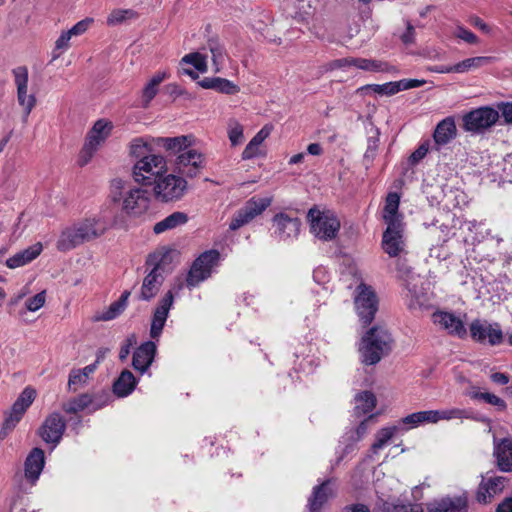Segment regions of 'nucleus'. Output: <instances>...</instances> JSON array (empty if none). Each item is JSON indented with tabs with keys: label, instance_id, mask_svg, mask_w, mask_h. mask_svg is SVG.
<instances>
[{
	"label": "nucleus",
	"instance_id": "1",
	"mask_svg": "<svg viewBox=\"0 0 512 512\" xmlns=\"http://www.w3.org/2000/svg\"><path fill=\"white\" fill-rule=\"evenodd\" d=\"M394 340L387 329L381 326L370 328L361 338L358 352L365 365H375L393 349Z\"/></svg>",
	"mask_w": 512,
	"mask_h": 512
},
{
	"label": "nucleus",
	"instance_id": "2",
	"mask_svg": "<svg viewBox=\"0 0 512 512\" xmlns=\"http://www.w3.org/2000/svg\"><path fill=\"white\" fill-rule=\"evenodd\" d=\"M122 179L111 182V200L113 203L121 202V210L131 217H138L146 213L150 207L151 195L149 191L140 187L125 190Z\"/></svg>",
	"mask_w": 512,
	"mask_h": 512
},
{
	"label": "nucleus",
	"instance_id": "3",
	"mask_svg": "<svg viewBox=\"0 0 512 512\" xmlns=\"http://www.w3.org/2000/svg\"><path fill=\"white\" fill-rule=\"evenodd\" d=\"M307 220L311 233L322 241L333 240L340 229V221L331 211H321L316 207L309 209Z\"/></svg>",
	"mask_w": 512,
	"mask_h": 512
},
{
	"label": "nucleus",
	"instance_id": "4",
	"mask_svg": "<svg viewBox=\"0 0 512 512\" xmlns=\"http://www.w3.org/2000/svg\"><path fill=\"white\" fill-rule=\"evenodd\" d=\"M166 171V159L162 155L152 153L147 158L135 162L132 175L135 182L142 186H147L151 185Z\"/></svg>",
	"mask_w": 512,
	"mask_h": 512
},
{
	"label": "nucleus",
	"instance_id": "5",
	"mask_svg": "<svg viewBox=\"0 0 512 512\" xmlns=\"http://www.w3.org/2000/svg\"><path fill=\"white\" fill-rule=\"evenodd\" d=\"M112 129V122L105 119H99L94 123L79 154V164L81 166L90 162L98 148L110 136Z\"/></svg>",
	"mask_w": 512,
	"mask_h": 512
},
{
	"label": "nucleus",
	"instance_id": "6",
	"mask_svg": "<svg viewBox=\"0 0 512 512\" xmlns=\"http://www.w3.org/2000/svg\"><path fill=\"white\" fill-rule=\"evenodd\" d=\"M153 183L155 184L154 194L162 202L177 201L185 195L188 189L187 181L183 177L173 174L160 176Z\"/></svg>",
	"mask_w": 512,
	"mask_h": 512
},
{
	"label": "nucleus",
	"instance_id": "7",
	"mask_svg": "<svg viewBox=\"0 0 512 512\" xmlns=\"http://www.w3.org/2000/svg\"><path fill=\"white\" fill-rule=\"evenodd\" d=\"M14 82L17 89V102L23 110L22 122L26 124L28 117L37 104L34 93H28V69L26 66H19L12 70Z\"/></svg>",
	"mask_w": 512,
	"mask_h": 512
},
{
	"label": "nucleus",
	"instance_id": "8",
	"mask_svg": "<svg viewBox=\"0 0 512 512\" xmlns=\"http://www.w3.org/2000/svg\"><path fill=\"white\" fill-rule=\"evenodd\" d=\"M220 253L215 250L203 252L196 258L187 274L186 281L189 286H196L211 275L212 268L217 265Z\"/></svg>",
	"mask_w": 512,
	"mask_h": 512
},
{
	"label": "nucleus",
	"instance_id": "9",
	"mask_svg": "<svg viewBox=\"0 0 512 512\" xmlns=\"http://www.w3.org/2000/svg\"><path fill=\"white\" fill-rule=\"evenodd\" d=\"M498 119V110L488 106L480 107L463 116V128L479 133L495 125Z\"/></svg>",
	"mask_w": 512,
	"mask_h": 512
},
{
	"label": "nucleus",
	"instance_id": "10",
	"mask_svg": "<svg viewBox=\"0 0 512 512\" xmlns=\"http://www.w3.org/2000/svg\"><path fill=\"white\" fill-rule=\"evenodd\" d=\"M270 204V198H251L234 214L229 224V229L231 231H236L248 224L256 216L260 215L267 207H269Z\"/></svg>",
	"mask_w": 512,
	"mask_h": 512
},
{
	"label": "nucleus",
	"instance_id": "11",
	"mask_svg": "<svg viewBox=\"0 0 512 512\" xmlns=\"http://www.w3.org/2000/svg\"><path fill=\"white\" fill-rule=\"evenodd\" d=\"M378 297L374 290H358L354 296V309L359 321L364 325H369L375 318L378 311Z\"/></svg>",
	"mask_w": 512,
	"mask_h": 512
},
{
	"label": "nucleus",
	"instance_id": "12",
	"mask_svg": "<svg viewBox=\"0 0 512 512\" xmlns=\"http://www.w3.org/2000/svg\"><path fill=\"white\" fill-rule=\"evenodd\" d=\"M469 495L463 491L457 495H446L427 503V512H468Z\"/></svg>",
	"mask_w": 512,
	"mask_h": 512
},
{
	"label": "nucleus",
	"instance_id": "13",
	"mask_svg": "<svg viewBox=\"0 0 512 512\" xmlns=\"http://www.w3.org/2000/svg\"><path fill=\"white\" fill-rule=\"evenodd\" d=\"M470 334L473 340L480 343H489L492 346L503 342V332L498 323L475 320L470 325Z\"/></svg>",
	"mask_w": 512,
	"mask_h": 512
},
{
	"label": "nucleus",
	"instance_id": "14",
	"mask_svg": "<svg viewBox=\"0 0 512 512\" xmlns=\"http://www.w3.org/2000/svg\"><path fill=\"white\" fill-rule=\"evenodd\" d=\"M508 484V479L504 476L483 477L479 483L475 499L479 504H489L492 500L501 494Z\"/></svg>",
	"mask_w": 512,
	"mask_h": 512
},
{
	"label": "nucleus",
	"instance_id": "15",
	"mask_svg": "<svg viewBox=\"0 0 512 512\" xmlns=\"http://www.w3.org/2000/svg\"><path fill=\"white\" fill-rule=\"evenodd\" d=\"M204 156L195 149L183 150L176 158L175 165L179 174L193 178L198 175L204 164Z\"/></svg>",
	"mask_w": 512,
	"mask_h": 512
},
{
	"label": "nucleus",
	"instance_id": "16",
	"mask_svg": "<svg viewBox=\"0 0 512 512\" xmlns=\"http://www.w3.org/2000/svg\"><path fill=\"white\" fill-rule=\"evenodd\" d=\"M36 397V390L32 387H26L14 402L9 415L4 422L5 429H12L21 420L26 410L31 406Z\"/></svg>",
	"mask_w": 512,
	"mask_h": 512
},
{
	"label": "nucleus",
	"instance_id": "17",
	"mask_svg": "<svg viewBox=\"0 0 512 512\" xmlns=\"http://www.w3.org/2000/svg\"><path fill=\"white\" fill-rule=\"evenodd\" d=\"M65 428L63 417L59 413H52L45 419L39 434L44 442L55 447L60 442Z\"/></svg>",
	"mask_w": 512,
	"mask_h": 512
},
{
	"label": "nucleus",
	"instance_id": "18",
	"mask_svg": "<svg viewBox=\"0 0 512 512\" xmlns=\"http://www.w3.org/2000/svg\"><path fill=\"white\" fill-rule=\"evenodd\" d=\"M432 322L440 329L447 331L449 334L457 335L459 337L466 334V329L463 321L453 313L436 310L432 314Z\"/></svg>",
	"mask_w": 512,
	"mask_h": 512
},
{
	"label": "nucleus",
	"instance_id": "19",
	"mask_svg": "<svg viewBox=\"0 0 512 512\" xmlns=\"http://www.w3.org/2000/svg\"><path fill=\"white\" fill-rule=\"evenodd\" d=\"M72 226L83 243L93 241L104 235L107 231L106 224L96 218H87L74 223Z\"/></svg>",
	"mask_w": 512,
	"mask_h": 512
},
{
	"label": "nucleus",
	"instance_id": "20",
	"mask_svg": "<svg viewBox=\"0 0 512 512\" xmlns=\"http://www.w3.org/2000/svg\"><path fill=\"white\" fill-rule=\"evenodd\" d=\"M172 305L173 295L169 291L165 294V296L160 301L159 306L154 311L150 327V337L152 339H159Z\"/></svg>",
	"mask_w": 512,
	"mask_h": 512
},
{
	"label": "nucleus",
	"instance_id": "21",
	"mask_svg": "<svg viewBox=\"0 0 512 512\" xmlns=\"http://www.w3.org/2000/svg\"><path fill=\"white\" fill-rule=\"evenodd\" d=\"M382 248L390 257H397L403 251V225L386 228L383 233Z\"/></svg>",
	"mask_w": 512,
	"mask_h": 512
},
{
	"label": "nucleus",
	"instance_id": "22",
	"mask_svg": "<svg viewBox=\"0 0 512 512\" xmlns=\"http://www.w3.org/2000/svg\"><path fill=\"white\" fill-rule=\"evenodd\" d=\"M334 496L333 482L326 480L313 488L308 499L309 512H321L325 504Z\"/></svg>",
	"mask_w": 512,
	"mask_h": 512
},
{
	"label": "nucleus",
	"instance_id": "23",
	"mask_svg": "<svg viewBox=\"0 0 512 512\" xmlns=\"http://www.w3.org/2000/svg\"><path fill=\"white\" fill-rule=\"evenodd\" d=\"M157 346L152 341H147L141 344L133 354L132 365L134 369L141 374H144L151 366Z\"/></svg>",
	"mask_w": 512,
	"mask_h": 512
},
{
	"label": "nucleus",
	"instance_id": "24",
	"mask_svg": "<svg viewBox=\"0 0 512 512\" xmlns=\"http://www.w3.org/2000/svg\"><path fill=\"white\" fill-rule=\"evenodd\" d=\"M494 456L497 460L498 468L503 472L512 471V438L505 437L498 440L494 436Z\"/></svg>",
	"mask_w": 512,
	"mask_h": 512
},
{
	"label": "nucleus",
	"instance_id": "25",
	"mask_svg": "<svg viewBox=\"0 0 512 512\" xmlns=\"http://www.w3.org/2000/svg\"><path fill=\"white\" fill-rule=\"evenodd\" d=\"M273 222L276 225V233L280 238L295 237L300 232V220L298 218H291L285 213L276 214Z\"/></svg>",
	"mask_w": 512,
	"mask_h": 512
},
{
	"label": "nucleus",
	"instance_id": "26",
	"mask_svg": "<svg viewBox=\"0 0 512 512\" xmlns=\"http://www.w3.org/2000/svg\"><path fill=\"white\" fill-rule=\"evenodd\" d=\"M45 464L44 452L39 448H34L25 461V477L32 483L38 480Z\"/></svg>",
	"mask_w": 512,
	"mask_h": 512
},
{
	"label": "nucleus",
	"instance_id": "27",
	"mask_svg": "<svg viewBox=\"0 0 512 512\" xmlns=\"http://www.w3.org/2000/svg\"><path fill=\"white\" fill-rule=\"evenodd\" d=\"M400 196L396 192L389 193L386 197L383 210V219L387 227H400L402 223V215L399 214Z\"/></svg>",
	"mask_w": 512,
	"mask_h": 512
},
{
	"label": "nucleus",
	"instance_id": "28",
	"mask_svg": "<svg viewBox=\"0 0 512 512\" xmlns=\"http://www.w3.org/2000/svg\"><path fill=\"white\" fill-rule=\"evenodd\" d=\"M457 135V128L453 117H446L441 120L433 133V139L436 145L443 146L448 144Z\"/></svg>",
	"mask_w": 512,
	"mask_h": 512
},
{
	"label": "nucleus",
	"instance_id": "29",
	"mask_svg": "<svg viewBox=\"0 0 512 512\" xmlns=\"http://www.w3.org/2000/svg\"><path fill=\"white\" fill-rule=\"evenodd\" d=\"M42 250V243L37 242L8 258L6 260V265L10 269H15L24 266L32 262L34 259H36L41 254Z\"/></svg>",
	"mask_w": 512,
	"mask_h": 512
},
{
	"label": "nucleus",
	"instance_id": "30",
	"mask_svg": "<svg viewBox=\"0 0 512 512\" xmlns=\"http://www.w3.org/2000/svg\"><path fill=\"white\" fill-rule=\"evenodd\" d=\"M198 84L204 89H212L227 95H235L240 91L238 85L220 77H206L199 81Z\"/></svg>",
	"mask_w": 512,
	"mask_h": 512
},
{
	"label": "nucleus",
	"instance_id": "31",
	"mask_svg": "<svg viewBox=\"0 0 512 512\" xmlns=\"http://www.w3.org/2000/svg\"><path fill=\"white\" fill-rule=\"evenodd\" d=\"M177 256V250L167 247H161L154 253L149 255L147 259V264L167 272L168 267L177 258Z\"/></svg>",
	"mask_w": 512,
	"mask_h": 512
},
{
	"label": "nucleus",
	"instance_id": "32",
	"mask_svg": "<svg viewBox=\"0 0 512 512\" xmlns=\"http://www.w3.org/2000/svg\"><path fill=\"white\" fill-rule=\"evenodd\" d=\"M379 499L382 502L381 507L385 512H423V508L420 504H405L399 500H395L391 496L385 495L383 492Z\"/></svg>",
	"mask_w": 512,
	"mask_h": 512
},
{
	"label": "nucleus",
	"instance_id": "33",
	"mask_svg": "<svg viewBox=\"0 0 512 512\" xmlns=\"http://www.w3.org/2000/svg\"><path fill=\"white\" fill-rule=\"evenodd\" d=\"M272 131V127L269 125H265L262 127L260 131L256 133V135L250 140V142L246 145L245 149L242 152V159L249 160L255 158L260 155L259 147L265 141L266 138L270 135Z\"/></svg>",
	"mask_w": 512,
	"mask_h": 512
},
{
	"label": "nucleus",
	"instance_id": "34",
	"mask_svg": "<svg viewBox=\"0 0 512 512\" xmlns=\"http://www.w3.org/2000/svg\"><path fill=\"white\" fill-rule=\"evenodd\" d=\"M152 141L155 142V144L162 146L167 151L173 152V153H180L183 150L187 149L189 146H191V137L186 135H181L177 137H159V138H152Z\"/></svg>",
	"mask_w": 512,
	"mask_h": 512
},
{
	"label": "nucleus",
	"instance_id": "35",
	"mask_svg": "<svg viewBox=\"0 0 512 512\" xmlns=\"http://www.w3.org/2000/svg\"><path fill=\"white\" fill-rule=\"evenodd\" d=\"M136 384L137 381L132 372L123 370L113 384V392L118 397H127L134 391Z\"/></svg>",
	"mask_w": 512,
	"mask_h": 512
},
{
	"label": "nucleus",
	"instance_id": "36",
	"mask_svg": "<svg viewBox=\"0 0 512 512\" xmlns=\"http://www.w3.org/2000/svg\"><path fill=\"white\" fill-rule=\"evenodd\" d=\"M154 142L142 137L134 138L129 144V156L136 161L145 159L153 153L152 144Z\"/></svg>",
	"mask_w": 512,
	"mask_h": 512
},
{
	"label": "nucleus",
	"instance_id": "37",
	"mask_svg": "<svg viewBox=\"0 0 512 512\" xmlns=\"http://www.w3.org/2000/svg\"><path fill=\"white\" fill-rule=\"evenodd\" d=\"M81 244H83L82 240L71 225L61 232L56 247L59 251L66 252Z\"/></svg>",
	"mask_w": 512,
	"mask_h": 512
},
{
	"label": "nucleus",
	"instance_id": "38",
	"mask_svg": "<svg viewBox=\"0 0 512 512\" xmlns=\"http://www.w3.org/2000/svg\"><path fill=\"white\" fill-rule=\"evenodd\" d=\"M398 427L387 426L378 430L375 434L374 442L371 445L370 451L372 454H378L383 448H385L392 438L397 434Z\"/></svg>",
	"mask_w": 512,
	"mask_h": 512
},
{
	"label": "nucleus",
	"instance_id": "39",
	"mask_svg": "<svg viewBox=\"0 0 512 512\" xmlns=\"http://www.w3.org/2000/svg\"><path fill=\"white\" fill-rule=\"evenodd\" d=\"M409 307L411 309H432L435 306L434 293L432 290H413Z\"/></svg>",
	"mask_w": 512,
	"mask_h": 512
},
{
	"label": "nucleus",
	"instance_id": "40",
	"mask_svg": "<svg viewBox=\"0 0 512 512\" xmlns=\"http://www.w3.org/2000/svg\"><path fill=\"white\" fill-rule=\"evenodd\" d=\"M432 412L434 424H437L440 421H451L454 419L464 420L472 418L468 410L456 407L432 410Z\"/></svg>",
	"mask_w": 512,
	"mask_h": 512
},
{
	"label": "nucleus",
	"instance_id": "41",
	"mask_svg": "<svg viewBox=\"0 0 512 512\" xmlns=\"http://www.w3.org/2000/svg\"><path fill=\"white\" fill-rule=\"evenodd\" d=\"M165 78H166V73L158 72L144 86V88L142 90V96H141V105H142V107L147 108L149 106V104L152 101V99L158 93V86L163 82V80Z\"/></svg>",
	"mask_w": 512,
	"mask_h": 512
},
{
	"label": "nucleus",
	"instance_id": "42",
	"mask_svg": "<svg viewBox=\"0 0 512 512\" xmlns=\"http://www.w3.org/2000/svg\"><path fill=\"white\" fill-rule=\"evenodd\" d=\"M376 407V397L372 392L365 391L355 396V413L358 416L368 414Z\"/></svg>",
	"mask_w": 512,
	"mask_h": 512
},
{
	"label": "nucleus",
	"instance_id": "43",
	"mask_svg": "<svg viewBox=\"0 0 512 512\" xmlns=\"http://www.w3.org/2000/svg\"><path fill=\"white\" fill-rule=\"evenodd\" d=\"M188 221V216L183 212H174L160 222H157L153 231L160 234L166 230L174 229L179 225H183Z\"/></svg>",
	"mask_w": 512,
	"mask_h": 512
},
{
	"label": "nucleus",
	"instance_id": "44",
	"mask_svg": "<svg viewBox=\"0 0 512 512\" xmlns=\"http://www.w3.org/2000/svg\"><path fill=\"white\" fill-rule=\"evenodd\" d=\"M401 423L407 429H414L425 424H434L432 410H424L411 413L401 419Z\"/></svg>",
	"mask_w": 512,
	"mask_h": 512
},
{
	"label": "nucleus",
	"instance_id": "45",
	"mask_svg": "<svg viewBox=\"0 0 512 512\" xmlns=\"http://www.w3.org/2000/svg\"><path fill=\"white\" fill-rule=\"evenodd\" d=\"M130 296L128 291H125L119 300L113 302L107 310L96 317L97 320L109 321L119 316L127 306V301Z\"/></svg>",
	"mask_w": 512,
	"mask_h": 512
},
{
	"label": "nucleus",
	"instance_id": "46",
	"mask_svg": "<svg viewBox=\"0 0 512 512\" xmlns=\"http://www.w3.org/2000/svg\"><path fill=\"white\" fill-rule=\"evenodd\" d=\"M369 90H372L373 92L379 95L387 96H392L398 93V87L396 86V82H388L385 84H366L364 86L359 87L356 90V94L363 95Z\"/></svg>",
	"mask_w": 512,
	"mask_h": 512
},
{
	"label": "nucleus",
	"instance_id": "47",
	"mask_svg": "<svg viewBox=\"0 0 512 512\" xmlns=\"http://www.w3.org/2000/svg\"><path fill=\"white\" fill-rule=\"evenodd\" d=\"M491 61L490 57L477 56L467 58L457 64H455L454 73H465L471 70L478 69Z\"/></svg>",
	"mask_w": 512,
	"mask_h": 512
},
{
	"label": "nucleus",
	"instance_id": "48",
	"mask_svg": "<svg viewBox=\"0 0 512 512\" xmlns=\"http://www.w3.org/2000/svg\"><path fill=\"white\" fill-rule=\"evenodd\" d=\"M470 397L474 400H481L487 404H490L496 407L498 411H504L507 407L506 402L493 393L472 390Z\"/></svg>",
	"mask_w": 512,
	"mask_h": 512
},
{
	"label": "nucleus",
	"instance_id": "49",
	"mask_svg": "<svg viewBox=\"0 0 512 512\" xmlns=\"http://www.w3.org/2000/svg\"><path fill=\"white\" fill-rule=\"evenodd\" d=\"M137 17L138 13L132 9H114L108 15L106 23L108 26H116Z\"/></svg>",
	"mask_w": 512,
	"mask_h": 512
},
{
	"label": "nucleus",
	"instance_id": "50",
	"mask_svg": "<svg viewBox=\"0 0 512 512\" xmlns=\"http://www.w3.org/2000/svg\"><path fill=\"white\" fill-rule=\"evenodd\" d=\"M244 128L236 119H229L227 123V134L232 147L241 145L244 141Z\"/></svg>",
	"mask_w": 512,
	"mask_h": 512
},
{
	"label": "nucleus",
	"instance_id": "51",
	"mask_svg": "<svg viewBox=\"0 0 512 512\" xmlns=\"http://www.w3.org/2000/svg\"><path fill=\"white\" fill-rule=\"evenodd\" d=\"M207 45L211 53L213 70L214 72H219L225 58L224 48L215 40H209Z\"/></svg>",
	"mask_w": 512,
	"mask_h": 512
},
{
	"label": "nucleus",
	"instance_id": "52",
	"mask_svg": "<svg viewBox=\"0 0 512 512\" xmlns=\"http://www.w3.org/2000/svg\"><path fill=\"white\" fill-rule=\"evenodd\" d=\"M91 398L87 394L80 395L63 405V410L66 413H77L89 406Z\"/></svg>",
	"mask_w": 512,
	"mask_h": 512
},
{
	"label": "nucleus",
	"instance_id": "53",
	"mask_svg": "<svg viewBox=\"0 0 512 512\" xmlns=\"http://www.w3.org/2000/svg\"><path fill=\"white\" fill-rule=\"evenodd\" d=\"M361 63V70L368 72H391L395 70L394 67L387 62L376 59L363 58Z\"/></svg>",
	"mask_w": 512,
	"mask_h": 512
},
{
	"label": "nucleus",
	"instance_id": "54",
	"mask_svg": "<svg viewBox=\"0 0 512 512\" xmlns=\"http://www.w3.org/2000/svg\"><path fill=\"white\" fill-rule=\"evenodd\" d=\"M165 271L153 266L151 272L144 278L142 288H156L164 284Z\"/></svg>",
	"mask_w": 512,
	"mask_h": 512
},
{
	"label": "nucleus",
	"instance_id": "55",
	"mask_svg": "<svg viewBox=\"0 0 512 512\" xmlns=\"http://www.w3.org/2000/svg\"><path fill=\"white\" fill-rule=\"evenodd\" d=\"M207 56L203 55L199 52H194L185 55L181 62L191 64L195 67L196 70H198L201 73H204L207 71Z\"/></svg>",
	"mask_w": 512,
	"mask_h": 512
},
{
	"label": "nucleus",
	"instance_id": "56",
	"mask_svg": "<svg viewBox=\"0 0 512 512\" xmlns=\"http://www.w3.org/2000/svg\"><path fill=\"white\" fill-rule=\"evenodd\" d=\"M73 36L69 30L63 31L58 39L55 41V48L53 50V60L61 55V51L67 50L70 47V40Z\"/></svg>",
	"mask_w": 512,
	"mask_h": 512
},
{
	"label": "nucleus",
	"instance_id": "57",
	"mask_svg": "<svg viewBox=\"0 0 512 512\" xmlns=\"http://www.w3.org/2000/svg\"><path fill=\"white\" fill-rule=\"evenodd\" d=\"M45 301H46L45 290H41L35 296L28 298L26 300L25 305L29 311L35 312V311L39 310L41 307H43V305L45 304Z\"/></svg>",
	"mask_w": 512,
	"mask_h": 512
},
{
	"label": "nucleus",
	"instance_id": "58",
	"mask_svg": "<svg viewBox=\"0 0 512 512\" xmlns=\"http://www.w3.org/2000/svg\"><path fill=\"white\" fill-rule=\"evenodd\" d=\"M87 380L85 373L81 372L80 369L72 370L68 380L69 388L76 391L80 386L85 384Z\"/></svg>",
	"mask_w": 512,
	"mask_h": 512
},
{
	"label": "nucleus",
	"instance_id": "59",
	"mask_svg": "<svg viewBox=\"0 0 512 512\" xmlns=\"http://www.w3.org/2000/svg\"><path fill=\"white\" fill-rule=\"evenodd\" d=\"M361 438H356L354 435V429L348 430L341 438V444L345 446V452L348 453L353 450L354 445L359 442Z\"/></svg>",
	"mask_w": 512,
	"mask_h": 512
},
{
	"label": "nucleus",
	"instance_id": "60",
	"mask_svg": "<svg viewBox=\"0 0 512 512\" xmlns=\"http://www.w3.org/2000/svg\"><path fill=\"white\" fill-rule=\"evenodd\" d=\"M455 36L469 44H478L479 42L478 37L464 27H458L455 32Z\"/></svg>",
	"mask_w": 512,
	"mask_h": 512
},
{
	"label": "nucleus",
	"instance_id": "61",
	"mask_svg": "<svg viewBox=\"0 0 512 512\" xmlns=\"http://www.w3.org/2000/svg\"><path fill=\"white\" fill-rule=\"evenodd\" d=\"M426 83L425 80H418V79H402L399 81H396V86L398 87V92L402 90H408L412 88L421 87Z\"/></svg>",
	"mask_w": 512,
	"mask_h": 512
},
{
	"label": "nucleus",
	"instance_id": "62",
	"mask_svg": "<svg viewBox=\"0 0 512 512\" xmlns=\"http://www.w3.org/2000/svg\"><path fill=\"white\" fill-rule=\"evenodd\" d=\"M93 23L92 18H85L79 22H77L71 29H69V32L72 36H79L84 34L89 26Z\"/></svg>",
	"mask_w": 512,
	"mask_h": 512
},
{
	"label": "nucleus",
	"instance_id": "63",
	"mask_svg": "<svg viewBox=\"0 0 512 512\" xmlns=\"http://www.w3.org/2000/svg\"><path fill=\"white\" fill-rule=\"evenodd\" d=\"M429 145L428 143L421 144L409 157V162L412 165L417 164L420 160H422L426 154L428 153Z\"/></svg>",
	"mask_w": 512,
	"mask_h": 512
},
{
	"label": "nucleus",
	"instance_id": "64",
	"mask_svg": "<svg viewBox=\"0 0 512 512\" xmlns=\"http://www.w3.org/2000/svg\"><path fill=\"white\" fill-rule=\"evenodd\" d=\"M506 123L512 124V102H501L497 105Z\"/></svg>",
	"mask_w": 512,
	"mask_h": 512
}]
</instances>
